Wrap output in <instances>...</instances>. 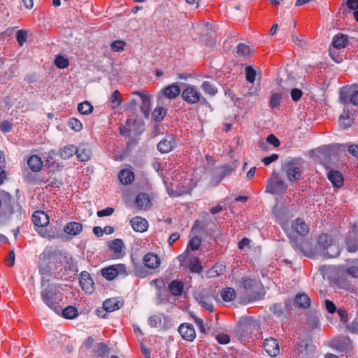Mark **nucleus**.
<instances>
[{"instance_id":"1","label":"nucleus","mask_w":358,"mask_h":358,"mask_svg":"<svg viewBox=\"0 0 358 358\" xmlns=\"http://www.w3.org/2000/svg\"><path fill=\"white\" fill-rule=\"evenodd\" d=\"M43 302L52 310L55 313L60 315L61 307L60 301L62 300V294L57 291V286L49 285L41 292Z\"/></svg>"},{"instance_id":"2","label":"nucleus","mask_w":358,"mask_h":358,"mask_svg":"<svg viewBox=\"0 0 358 358\" xmlns=\"http://www.w3.org/2000/svg\"><path fill=\"white\" fill-rule=\"evenodd\" d=\"M346 146L343 144L335 143L323 145L315 150H311L308 152L310 157H332L336 155H345Z\"/></svg>"},{"instance_id":"3","label":"nucleus","mask_w":358,"mask_h":358,"mask_svg":"<svg viewBox=\"0 0 358 358\" xmlns=\"http://www.w3.org/2000/svg\"><path fill=\"white\" fill-rule=\"evenodd\" d=\"M320 164L327 170V178L334 187H340L343 185V177L341 172L333 170L331 158H320Z\"/></svg>"},{"instance_id":"4","label":"nucleus","mask_w":358,"mask_h":358,"mask_svg":"<svg viewBox=\"0 0 358 358\" xmlns=\"http://www.w3.org/2000/svg\"><path fill=\"white\" fill-rule=\"evenodd\" d=\"M182 98L190 104L207 102L206 99L202 96L199 89L192 85H186L185 88L182 92Z\"/></svg>"},{"instance_id":"5","label":"nucleus","mask_w":358,"mask_h":358,"mask_svg":"<svg viewBox=\"0 0 358 358\" xmlns=\"http://www.w3.org/2000/svg\"><path fill=\"white\" fill-rule=\"evenodd\" d=\"M319 243L322 245L324 249V254L329 258L336 257L341 253V249L336 243H332V240L327 234H322L319 237Z\"/></svg>"},{"instance_id":"6","label":"nucleus","mask_w":358,"mask_h":358,"mask_svg":"<svg viewBox=\"0 0 358 358\" xmlns=\"http://www.w3.org/2000/svg\"><path fill=\"white\" fill-rule=\"evenodd\" d=\"M287 187L285 182L278 178V174L273 172L271 177L266 181V192L272 194H282L285 192Z\"/></svg>"},{"instance_id":"7","label":"nucleus","mask_w":358,"mask_h":358,"mask_svg":"<svg viewBox=\"0 0 358 358\" xmlns=\"http://www.w3.org/2000/svg\"><path fill=\"white\" fill-rule=\"evenodd\" d=\"M282 171L285 173L289 182L299 180L301 176V171L297 163L294 160L285 161L282 164Z\"/></svg>"},{"instance_id":"8","label":"nucleus","mask_w":358,"mask_h":358,"mask_svg":"<svg viewBox=\"0 0 358 358\" xmlns=\"http://www.w3.org/2000/svg\"><path fill=\"white\" fill-rule=\"evenodd\" d=\"M196 301L204 308L209 312L214 310V306L212 303L213 300L215 299V296L210 293L209 289H203L200 292H197L194 295Z\"/></svg>"},{"instance_id":"9","label":"nucleus","mask_w":358,"mask_h":358,"mask_svg":"<svg viewBox=\"0 0 358 358\" xmlns=\"http://www.w3.org/2000/svg\"><path fill=\"white\" fill-rule=\"evenodd\" d=\"M264 348L266 353L271 357H276L280 353V347L276 338L269 337L264 341Z\"/></svg>"},{"instance_id":"10","label":"nucleus","mask_w":358,"mask_h":358,"mask_svg":"<svg viewBox=\"0 0 358 358\" xmlns=\"http://www.w3.org/2000/svg\"><path fill=\"white\" fill-rule=\"evenodd\" d=\"M134 206L138 210H148L152 206V201L150 195L146 193H139L137 194Z\"/></svg>"},{"instance_id":"11","label":"nucleus","mask_w":358,"mask_h":358,"mask_svg":"<svg viewBox=\"0 0 358 358\" xmlns=\"http://www.w3.org/2000/svg\"><path fill=\"white\" fill-rule=\"evenodd\" d=\"M79 282L82 289L86 293L91 294L93 292L94 281L87 271H83L80 273Z\"/></svg>"},{"instance_id":"12","label":"nucleus","mask_w":358,"mask_h":358,"mask_svg":"<svg viewBox=\"0 0 358 358\" xmlns=\"http://www.w3.org/2000/svg\"><path fill=\"white\" fill-rule=\"evenodd\" d=\"M178 332L184 340L189 342L193 341L196 338L194 326L189 323L181 324L178 327Z\"/></svg>"},{"instance_id":"13","label":"nucleus","mask_w":358,"mask_h":358,"mask_svg":"<svg viewBox=\"0 0 358 358\" xmlns=\"http://www.w3.org/2000/svg\"><path fill=\"white\" fill-rule=\"evenodd\" d=\"M143 262L144 266L151 270L158 268L161 264L159 257L154 252H148L145 255Z\"/></svg>"},{"instance_id":"14","label":"nucleus","mask_w":358,"mask_h":358,"mask_svg":"<svg viewBox=\"0 0 358 358\" xmlns=\"http://www.w3.org/2000/svg\"><path fill=\"white\" fill-rule=\"evenodd\" d=\"M164 184L166 187V192L171 197H179L184 196L185 194H191L192 191L193 190L194 187H195V185H188L187 188H180L177 187L176 189H172L169 187V183L166 181H164Z\"/></svg>"},{"instance_id":"15","label":"nucleus","mask_w":358,"mask_h":358,"mask_svg":"<svg viewBox=\"0 0 358 358\" xmlns=\"http://www.w3.org/2000/svg\"><path fill=\"white\" fill-rule=\"evenodd\" d=\"M134 94H137L140 96L141 100V110L144 116L147 118L150 112L151 96L142 92L136 91L133 92Z\"/></svg>"},{"instance_id":"16","label":"nucleus","mask_w":358,"mask_h":358,"mask_svg":"<svg viewBox=\"0 0 358 358\" xmlns=\"http://www.w3.org/2000/svg\"><path fill=\"white\" fill-rule=\"evenodd\" d=\"M340 270L352 278H358V259L348 260L345 266H341Z\"/></svg>"},{"instance_id":"17","label":"nucleus","mask_w":358,"mask_h":358,"mask_svg":"<svg viewBox=\"0 0 358 358\" xmlns=\"http://www.w3.org/2000/svg\"><path fill=\"white\" fill-rule=\"evenodd\" d=\"M331 345L332 348L341 352H347L352 349V342L348 336L334 340Z\"/></svg>"},{"instance_id":"18","label":"nucleus","mask_w":358,"mask_h":358,"mask_svg":"<svg viewBox=\"0 0 358 358\" xmlns=\"http://www.w3.org/2000/svg\"><path fill=\"white\" fill-rule=\"evenodd\" d=\"M236 160L233 161L231 164L222 165L217 168V176L220 180L225 177L230 176L236 169Z\"/></svg>"},{"instance_id":"19","label":"nucleus","mask_w":358,"mask_h":358,"mask_svg":"<svg viewBox=\"0 0 358 358\" xmlns=\"http://www.w3.org/2000/svg\"><path fill=\"white\" fill-rule=\"evenodd\" d=\"M176 143L172 136H167L157 144V149L162 154H166L171 151L175 147Z\"/></svg>"},{"instance_id":"20","label":"nucleus","mask_w":358,"mask_h":358,"mask_svg":"<svg viewBox=\"0 0 358 358\" xmlns=\"http://www.w3.org/2000/svg\"><path fill=\"white\" fill-rule=\"evenodd\" d=\"M162 97L172 99H176L180 94V89L178 83H173L163 89Z\"/></svg>"},{"instance_id":"21","label":"nucleus","mask_w":358,"mask_h":358,"mask_svg":"<svg viewBox=\"0 0 358 358\" xmlns=\"http://www.w3.org/2000/svg\"><path fill=\"white\" fill-rule=\"evenodd\" d=\"M130 224L136 232H144L148 228V222L145 218L136 216L130 220Z\"/></svg>"},{"instance_id":"22","label":"nucleus","mask_w":358,"mask_h":358,"mask_svg":"<svg viewBox=\"0 0 358 358\" xmlns=\"http://www.w3.org/2000/svg\"><path fill=\"white\" fill-rule=\"evenodd\" d=\"M292 228L293 231L296 232L302 237L306 236L309 232V227L301 218L296 219L292 223Z\"/></svg>"},{"instance_id":"23","label":"nucleus","mask_w":358,"mask_h":358,"mask_svg":"<svg viewBox=\"0 0 358 358\" xmlns=\"http://www.w3.org/2000/svg\"><path fill=\"white\" fill-rule=\"evenodd\" d=\"M124 305V301L119 298H110L104 301L103 308L107 312H113L120 309Z\"/></svg>"},{"instance_id":"24","label":"nucleus","mask_w":358,"mask_h":358,"mask_svg":"<svg viewBox=\"0 0 358 358\" xmlns=\"http://www.w3.org/2000/svg\"><path fill=\"white\" fill-rule=\"evenodd\" d=\"M294 306L299 308L307 309L310 306V299L305 293H299L294 297Z\"/></svg>"},{"instance_id":"25","label":"nucleus","mask_w":358,"mask_h":358,"mask_svg":"<svg viewBox=\"0 0 358 358\" xmlns=\"http://www.w3.org/2000/svg\"><path fill=\"white\" fill-rule=\"evenodd\" d=\"M32 222L37 227H45L49 223V217L45 212L38 210L34 213Z\"/></svg>"},{"instance_id":"26","label":"nucleus","mask_w":358,"mask_h":358,"mask_svg":"<svg viewBox=\"0 0 358 358\" xmlns=\"http://www.w3.org/2000/svg\"><path fill=\"white\" fill-rule=\"evenodd\" d=\"M108 246L110 250L113 252L115 258H120L122 256V252L124 245L121 239L116 238L109 241Z\"/></svg>"},{"instance_id":"27","label":"nucleus","mask_w":358,"mask_h":358,"mask_svg":"<svg viewBox=\"0 0 358 358\" xmlns=\"http://www.w3.org/2000/svg\"><path fill=\"white\" fill-rule=\"evenodd\" d=\"M157 106L153 111V117L155 121H161L166 114V110L162 106L164 105V99L159 96L157 97Z\"/></svg>"},{"instance_id":"28","label":"nucleus","mask_w":358,"mask_h":358,"mask_svg":"<svg viewBox=\"0 0 358 358\" xmlns=\"http://www.w3.org/2000/svg\"><path fill=\"white\" fill-rule=\"evenodd\" d=\"M83 231V225L76 222L67 223L64 227V231L71 236H77Z\"/></svg>"},{"instance_id":"29","label":"nucleus","mask_w":358,"mask_h":358,"mask_svg":"<svg viewBox=\"0 0 358 358\" xmlns=\"http://www.w3.org/2000/svg\"><path fill=\"white\" fill-rule=\"evenodd\" d=\"M118 178L122 185H127L134 180V173L129 169H123L120 171Z\"/></svg>"},{"instance_id":"30","label":"nucleus","mask_w":358,"mask_h":358,"mask_svg":"<svg viewBox=\"0 0 358 358\" xmlns=\"http://www.w3.org/2000/svg\"><path fill=\"white\" fill-rule=\"evenodd\" d=\"M241 284L242 287L251 294H255L259 287V283L255 280L245 277L242 278Z\"/></svg>"},{"instance_id":"31","label":"nucleus","mask_w":358,"mask_h":358,"mask_svg":"<svg viewBox=\"0 0 358 358\" xmlns=\"http://www.w3.org/2000/svg\"><path fill=\"white\" fill-rule=\"evenodd\" d=\"M184 282L179 280H174L169 285L170 293L175 296H180L183 292Z\"/></svg>"},{"instance_id":"32","label":"nucleus","mask_w":358,"mask_h":358,"mask_svg":"<svg viewBox=\"0 0 358 358\" xmlns=\"http://www.w3.org/2000/svg\"><path fill=\"white\" fill-rule=\"evenodd\" d=\"M7 211L10 214H13L15 213H21L22 207L20 205L19 202L15 199H12L10 195H8V203H6Z\"/></svg>"},{"instance_id":"33","label":"nucleus","mask_w":358,"mask_h":358,"mask_svg":"<svg viewBox=\"0 0 358 358\" xmlns=\"http://www.w3.org/2000/svg\"><path fill=\"white\" fill-rule=\"evenodd\" d=\"M220 295L224 301L230 302L236 298V292L232 287H225L221 290Z\"/></svg>"},{"instance_id":"34","label":"nucleus","mask_w":358,"mask_h":358,"mask_svg":"<svg viewBox=\"0 0 358 358\" xmlns=\"http://www.w3.org/2000/svg\"><path fill=\"white\" fill-rule=\"evenodd\" d=\"M348 37L343 34H336L332 41V45L336 48H342L345 47L348 43Z\"/></svg>"},{"instance_id":"35","label":"nucleus","mask_w":358,"mask_h":358,"mask_svg":"<svg viewBox=\"0 0 358 358\" xmlns=\"http://www.w3.org/2000/svg\"><path fill=\"white\" fill-rule=\"evenodd\" d=\"M102 275L108 280H113L117 276L115 265H112L101 269Z\"/></svg>"},{"instance_id":"36","label":"nucleus","mask_w":358,"mask_h":358,"mask_svg":"<svg viewBox=\"0 0 358 358\" xmlns=\"http://www.w3.org/2000/svg\"><path fill=\"white\" fill-rule=\"evenodd\" d=\"M42 158H27V165L34 172H38L43 167Z\"/></svg>"},{"instance_id":"37","label":"nucleus","mask_w":358,"mask_h":358,"mask_svg":"<svg viewBox=\"0 0 358 358\" xmlns=\"http://www.w3.org/2000/svg\"><path fill=\"white\" fill-rule=\"evenodd\" d=\"M60 313L63 317L69 320L76 318L78 315L77 308L73 306H69L63 310L61 309Z\"/></svg>"},{"instance_id":"38","label":"nucleus","mask_w":358,"mask_h":358,"mask_svg":"<svg viewBox=\"0 0 358 358\" xmlns=\"http://www.w3.org/2000/svg\"><path fill=\"white\" fill-rule=\"evenodd\" d=\"M78 152L77 147L73 145H68L59 150L60 157H73Z\"/></svg>"},{"instance_id":"39","label":"nucleus","mask_w":358,"mask_h":358,"mask_svg":"<svg viewBox=\"0 0 358 358\" xmlns=\"http://www.w3.org/2000/svg\"><path fill=\"white\" fill-rule=\"evenodd\" d=\"M345 245L348 252H355L358 250V238H348L345 239Z\"/></svg>"},{"instance_id":"40","label":"nucleus","mask_w":358,"mask_h":358,"mask_svg":"<svg viewBox=\"0 0 358 358\" xmlns=\"http://www.w3.org/2000/svg\"><path fill=\"white\" fill-rule=\"evenodd\" d=\"M78 110L80 114L89 115L93 110V106L89 101H83L78 104Z\"/></svg>"},{"instance_id":"41","label":"nucleus","mask_w":358,"mask_h":358,"mask_svg":"<svg viewBox=\"0 0 358 358\" xmlns=\"http://www.w3.org/2000/svg\"><path fill=\"white\" fill-rule=\"evenodd\" d=\"M76 157H89L91 155V148L87 143H82L77 147Z\"/></svg>"},{"instance_id":"42","label":"nucleus","mask_w":358,"mask_h":358,"mask_svg":"<svg viewBox=\"0 0 358 358\" xmlns=\"http://www.w3.org/2000/svg\"><path fill=\"white\" fill-rule=\"evenodd\" d=\"M293 247L296 248L300 252L307 255L306 252V243L304 242L303 238H295L292 240Z\"/></svg>"},{"instance_id":"43","label":"nucleus","mask_w":358,"mask_h":358,"mask_svg":"<svg viewBox=\"0 0 358 358\" xmlns=\"http://www.w3.org/2000/svg\"><path fill=\"white\" fill-rule=\"evenodd\" d=\"M293 247L296 248L300 252L307 255L306 252V243L304 242L303 238H295L292 240Z\"/></svg>"},{"instance_id":"44","label":"nucleus","mask_w":358,"mask_h":358,"mask_svg":"<svg viewBox=\"0 0 358 358\" xmlns=\"http://www.w3.org/2000/svg\"><path fill=\"white\" fill-rule=\"evenodd\" d=\"M188 268L192 273H200L202 271V266L198 258L192 259L189 262Z\"/></svg>"},{"instance_id":"45","label":"nucleus","mask_w":358,"mask_h":358,"mask_svg":"<svg viewBox=\"0 0 358 358\" xmlns=\"http://www.w3.org/2000/svg\"><path fill=\"white\" fill-rule=\"evenodd\" d=\"M266 143L272 145L274 147H278L280 144V141L273 134H269L267 136L265 142H260V147L262 148V149L266 148Z\"/></svg>"},{"instance_id":"46","label":"nucleus","mask_w":358,"mask_h":358,"mask_svg":"<svg viewBox=\"0 0 358 358\" xmlns=\"http://www.w3.org/2000/svg\"><path fill=\"white\" fill-rule=\"evenodd\" d=\"M52 257L51 251H44L39 255V269L41 270L43 265H46Z\"/></svg>"},{"instance_id":"47","label":"nucleus","mask_w":358,"mask_h":358,"mask_svg":"<svg viewBox=\"0 0 358 358\" xmlns=\"http://www.w3.org/2000/svg\"><path fill=\"white\" fill-rule=\"evenodd\" d=\"M202 90L210 96H214L217 94V88L210 82L204 81L201 85Z\"/></svg>"},{"instance_id":"48","label":"nucleus","mask_w":358,"mask_h":358,"mask_svg":"<svg viewBox=\"0 0 358 358\" xmlns=\"http://www.w3.org/2000/svg\"><path fill=\"white\" fill-rule=\"evenodd\" d=\"M134 272L135 275L138 278H144L148 275L145 268L138 263H134Z\"/></svg>"},{"instance_id":"49","label":"nucleus","mask_w":358,"mask_h":358,"mask_svg":"<svg viewBox=\"0 0 358 358\" xmlns=\"http://www.w3.org/2000/svg\"><path fill=\"white\" fill-rule=\"evenodd\" d=\"M282 210H283L282 209H281V210L275 209L274 210L273 213L275 214V216L276 219L278 220L279 224L282 226V227L284 229V230L287 231V226L288 225V223H287V219H285L281 213V212Z\"/></svg>"},{"instance_id":"50","label":"nucleus","mask_w":358,"mask_h":358,"mask_svg":"<svg viewBox=\"0 0 358 358\" xmlns=\"http://www.w3.org/2000/svg\"><path fill=\"white\" fill-rule=\"evenodd\" d=\"M68 125L71 129L76 131H79L83 128V124L80 122V121L74 117H71L69 119L68 122Z\"/></svg>"},{"instance_id":"51","label":"nucleus","mask_w":358,"mask_h":358,"mask_svg":"<svg viewBox=\"0 0 358 358\" xmlns=\"http://www.w3.org/2000/svg\"><path fill=\"white\" fill-rule=\"evenodd\" d=\"M201 244V238L198 236H194L189 240L188 243V248H189L192 251H195L199 250Z\"/></svg>"},{"instance_id":"52","label":"nucleus","mask_w":358,"mask_h":358,"mask_svg":"<svg viewBox=\"0 0 358 358\" xmlns=\"http://www.w3.org/2000/svg\"><path fill=\"white\" fill-rule=\"evenodd\" d=\"M110 102L112 104L113 108H115L118 106L121 102L122 99H120V94L119 91L115 90L110 96Z\"/></svg>"},{"instance_id":"53","label":"nucleus","mask_w":358,"mask_h":358,"mask_svg":"<svg viewBox=\"0 0 358 358\" xmlns=\"http://www.w3.org/2000/svg\"><path fill=\"white\" fill-rule=\"evenodd\" d=\"M352 123V119L348 115H341L339 117V125L343 128H348L351 126Z\"/></svg>"},{"instance_id":"54","label":"nucleus","mask_w":358,"mask_h":358,"mask_svg":"<svg viewBox=\"0 0 358 358\" xmlns=\"http://www.w3.org/2000/svg\"><path fill=\"white\" fill-rule=\"evenodd\" d=\"M55 65L59 69H64L69 66V60L61 55H58L56 57L55 60Z\"/></svg>"},{"instance_id":"55","label":"nucleus","mask_w":358,"mask_h":358,"mask_svg":"<svg viewBox=\"0 0 358 358\" xmlns=\"http://www.w3.org/2000/svg\"><path fill=\"white\" fill-rule=\"evenodd\" d=\"M237 54L240 56L246 57L250 55V49L248 45L240 43L237 46Z\"/></svg>"},{"instance_id":"56","label":"nucleus","mask_w":358,"mask_h":358,"mask_svg":"<svg viewBox=\"0 0 358 358\" xmlns=\"http://www.w3.org/2000/svg\"><path fill=\"white\" fill-rule=\"evenodd\" d=\"M292 41L301 48H304L306 45V40L304 36H297L296 34H292Z\"/></svg>"},{"instance_id":"57","label":"nucleus","mask_w":358,"mask_h":358,"mask_svg":"<svg viewBox=\"0 0 358 358\" xmlns=\"http://www.w3.org/2000/svg\"><path fill=\"white\" fill-rule=\"evenodd\" d=\"M245 74L246 79L248 82L251 83L255 82L257 72L252 66H247L245 68Z\"/></svg>"},{"instance_id":"58","label":"nucleus","mask_w":358,"mask_h":358,"mask_svg":"<svg viewBox=\"0 0 358 358\" xmlns=\"http://www.w3.org/2000/svg\"><path fill=\"white\" fill-rule=\"evenodd\" d=\"M281 99H282V96H281L280 94H279V93L273 94L271 97L270 102H269V105H270L271 108H277L280 103Z\"/></svg>"},{"instance_id":"59","label":"nucleus","mask_w":358,"mask_h":358,"mask_svg":"<svg viewBox=\"0 0 358 358\" xmlns=\"http://www.w3.org/2000/svg\"><path fill=\"white\" fill-rule=\"evenodd\" d=\"M66 262L68 266V268L70 271H71L72 272L77 273L78 271V265H77V262H76V259L72 257H66Z\"/></svg>"},{"instance_id":"60","label":"nucleus","mask_w":358,"mask_h":358,"mask_svg":"<svg viewBox=\"0 0 358 358\" xmlns=\"http://www.w3.org/2000/svg\"><path fill=\"white\" fill-rule=\"evenodd\" d=\"M271 311L277 317H280L283 314V308L280 303H275L271 307Z\"/></svg>"},{"instance_id":"61","label":"nucleus","mask_w":358,"mask_h":358,"mask_svg":"<svg viewBox=\"0 0 358 358\" xmlns=\"http://www.w3.org/2000/svg\"><path fill=\"white\" fill-rule=\"evenodd\" d=\"M27 33L24 30H20L17 32L16 38L20 45L27 41Z\"/></svg>"},{"instance_id":"62","label":"nucleus","mask_w":358,"mask_h":358,"mask_svg":"<svg viewBox=\"0 0 358 358\" xmlns=\"http://www.w3.org/2000/svg\"><path fill=\"white\" fill-rule=\"evenodd\" d=\"M115 210L113 208L111 207H107L106 208H103L101 210L97 211V216L99 217H102L105 216H109L111 215L114 213Z\"/></svg>"},{"instance_id":"63","label":"nucleus","mask_w":358,"mask_h":358,"mask_svg":"<svg viewBox=\"0 0 358 358\" xmlns=\"http://www.w3.org/2000/svg\"><path fill=\"white\" fill-rule=\"evenodd\" d=\"M291 97L294 101H298L303 95V92L298 88L291 90Z\"/></svg>"},{"instance_id":"64","label":"nucleus","mask_w":358,"mask_h":358,"mask_svg":"<svg viewBox=\"0 0 358 358\" xmlns=\"http://www.w3.org/2000/svg\"><path fill=\"white\" fill-rule=\"evenodd\" d=\"M125 43L122 41H115L111 43V49L118 52L124 50Z\"/></svg>"}]
</instances>
